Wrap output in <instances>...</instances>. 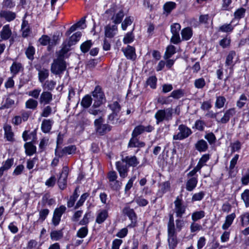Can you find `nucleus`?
I'll return each instance as SVG.
<instances>
[{
    "instance_id": "1",
    "label": "nucleus",
    "mask_w": 249,
    "mask_h": 249,
    "mask_svg": "<svg viewBox=\"0 0 249 249\" xmlns=\"http://www.w3.org/2000/svg\"><path fill=\"white\" fill-rule=\"evenodd\" d=\"M167 228L169 248L170 249H174L178 243V241L177 237V234L175 232L174 220L173 214H170L169 216V220L168 223Z\"/></svg>"
},
{
    "instance_id": "2",
    "label": "nucleus",
    "mask_w": 249,
    "mask_h": 249,
    "mask_svg": "<svg viewBox=\"0 0 249 249\" xmlns=\"http://www.w3.org/2000/svg\"><path fill=\"white\" fill-rule=\"evenodd\" d=\"M61 50L59 52L58 58L54 60L51 66V71L55 74H59L64 71L66 68V62L63 60L64 55Z\"/></svg>"
},
{
    "instance_id": "3",
    "label": "nucleus",
    "mask_w": 249,
    "mask_h": 249,
    "mask_svg": "<svg viewBox=\"0 0 249 249\" xmlns=\"http://www.w3.org/2000/svg\"><path fill=\"white\" fill-rule=\"evenodd\" d=\"M172 114L173 109L171 108L158 110L155 114L156 124H158L164 121H168L171 120Z\"/></svg>"
},
{
    "instance_id": "4",
    "label": "nucleus",
    "mask_w": 249,
    "mask_h": 249,
    "mask_svg": "<svg viewBox=\"0 0 249 249\" xmlns=\"http://www.w3.org/2000/svg\"><path fill=\"white\" fill-rule=\"evenodd\" d=\"M92 99L94 101L93 107H98L105 102V95L99 86L95 87L94 91H92Z\"/></svg>"
},
{
    "instance_id": "5",
    "label": "nucleus",
    "mask_w": 249,
    "mask_h": 249,
    "mask_svg": "<svg viewBox=\"0 0 249 249\" xmlns=\"http://www.w3.org/2000/svg\"><path fill=\"white\" fill-rule=\"evenodd\" d=\"M81 33L77 32L73 34L68 40H66L63 44L61 50L62 53H66L70 50V47L74 45L80 39Z\"/></svg>"
},
{
    "instance_id": "6",
    "label": "nucleus",
    "mask_w": 249,
    "mask_h": 249,
    "mask_svg": "<svg viewBox=\"0 0 249 249\" xmlns=\"http://www.w3.org/2000/svg\"><path fill=\"white\" fill-rule=\"evenodd\" d=\"M178 132L173 136L174 140H182L188 138L191 134V129L186 125L181 124L178 126Z\"/></svg>"
},
{
    "instance_id": "7",
    "label": "nucleus",
    "mask_w": 249,
    "mask_h": 249,
    "mask_svg": "<svg viewBox=\"0 0 249 249\" xmlns=\"http://www.w3.org/2000/svg\"><path fill=\"white\" fill-rule=\"evenodd\" d=\"M103 120L102 117L94 121V125L96 132L100 135H103L111 130V126L107 124H103Z\"/></svg>"
},
{
    "instance_id": "8",
    "label": "nucleus",
    "mask_w": 249,
    "mask_h": 249,
    "mask_svg": "<svg viewBox=\"0 0 249 249\" xmlns=\"http://www.w3.org/2000/svg\"><path fill=\"white\" fill-rule=\"evenodd\" d=\"M175 208L174 212L176 213L177 217H182V215L185 213L186 209V206L183 205L182 200L177 197L174 201Z\"/></svg>"
},
{
    "instance_id": "9",
    "label": "nucleus",
    "mask_w": 249,
    "mask_h": 249,
    "mask_svg": "<svg viewBox=\"0 0 249 249\" xmlns=\"http://www.w3.org/2000/svg\"><path fill=\"white\" fill-rule=\"evenodd\" d=\"M116 166L120 176L122 178H125L127 176L128 167L127 164L121 159V161L116 162Z\"/></svg>"
},
{
    "instance_id": "10",
    "label": "nucleus",
    "mask_w": 249,
    "mask_h": 249,
    "mask_svg": "<svg viewBox=\"0 0 249 249\" xmlns=\"http://www.w3.org/2000/svg\"><path fill=\"white\" fill-rule=\"evenodd\" d=\"M68 170L67 167H64L58 180V186L61 190L64 189L67 186V178L68 175Z\"/></svg>"
},
{
    "instance_id": "11",
    "label": "nucleus",
    "mask_w": 249,
    "mask_h": 249,
    "mask_svg": "<svg viewBox=\"0 0 249 249\" xmlns=\"http://www.w3.org/2000/svg\"><path fill=\"white\" fill-rule=\"evenodd\" d=\"M53 100V94L48 91H43L39 98V103L44 105L50 103Z\"/></svg>"
},
{
    "instance_id": "12",
    "label": "nucleus",
    "mask_w": 249,
    "mask_h": 249,
    "mask_svg": "<svg viewBox=\"0 0 249 249\" xmlns=\"http://www.w3.org/2000/svg\"><path fill=\"white\" fill-rule=\"evenodd\" d=\"M117 26L116 25L108 24L105 27V36L106 37L112 38L117 33Z\"/></svg>"
},
{
    "instance_id": "13",
    "label": "nucleus",
    "mask_w": 249,
    "mask_h": 249,
    "mask_svg": "<svg viewBox=\"0 0 249 249\" xmlns=\"http://www.w3.org/2000/svg\"><path fill=\"white\" fill-rule=\"evenodd\" d=\"M125 57L131 60H134L136 57L135 49L130 45H127L126 48L122 49Z\"/></svg>"
},
{
    "instance_id": "14",
    "label": "nucleus",
    "mask_w": 249,
    "mask_h": 249,
    "mask_svg": "<svg viewBox=\"0 0 249 249\" xmlns=\"http://www.w3.org/2000/svg\"><path fill=\"white\" fill-rule=\"evenodd\" d=\"M16 17V13L7 10H1L0 11V18H4L7 21L13 20Z\"/></svg>"
},
{
    "instance_id": "15",
    "label": "nucleus",
    "mask_w": 249,
    "mask_h": 249,
    "mask_svg": "<svg viewBox=\"0 0 249 249\" xmlns=\"http://www.w3.org/2000/svg\"><path fill=\"white\" fill-rule=\"evenodd\" d=\"M122 160L125 163L129 166L136 167L139 163V161L136 156H126L122 157Z\"/></svg>"
},
{
    "instance_id": "16",
    "label": "nucleus",
    "mask_w": 249,
    "mask_h": 249,
    "mask_svg": "<svg viewBox=\"0 0 249 249\" xmlns=\"http://www.w3.org/2000/svg\"><path fill=\"white\" fill-rule=\"evenodd\" d=\"M12 35V31L10 28L9 25H5L3 27L0 32V36L2 39L7 40Z\"/></svg>"
},
{
    "instance_id": "17",
    "label": "nucleus",
    "mask_w": 249,
    "mask_h": 249,
    "mask_svg": "<svg viewBox=\"0 0 249 249\" xmlns=\"http://www.w3.org/2000/svg\"><path fill=\"white\" fill-rule=\"evenodd\" d=\"M195 148L200 152H205L208 148L207 142L204 140L198 141L195 145Z\"/></svg>"
},
{
    "instance_id": "18",
    "label": "nucleus",
    "mask_w": 249,
    "mask_h": 249,
    "mask_svg": "<svg viewBox=\"0 0 249 249\" xmlns=\"http://www.w3.org/2000/svg\"><path fill=\"white\" fill-rule=\"evenodd\" d=\"M236 55V52L234 51H231L229 52L226 59V66L230 67V68H232L234 65L233 59L234 57H235Z\"/></svg>"
},
{
    "instance_id": "19",
    "label": "nucleus",
    "mask_w": 249,
    "mask_h": 249,
    "mask_svg": "<svg viewBox=\"0 0 249 249\" xmlns=\"http://www.w3.org/2000/svg\"><path fill=\"white\" fill-rule=\"evenodd\" d=\"M197 179L196 177H192L189 179L186 184V189L188 191H192L196 186Z\"/></svg>"
},
{
    "instance_id": "20",
    "label": "nucleus",
    "mask_w": 249,
    "mask_h": 249,
    "mask_svg": "<svg viewBox=\"0 0 249 249\" xmlns=\"http://www.w3.org/2000/svg\"><path fill=\"white\" fill-rule=\"evenodd\" d=\"M123 212L128 216L132 223L136 222L137 216L133 209H130L128 207L125 208L123 210Z\"/></svg>"
},
{
    "instance_id": "21",
    "label": "nucleus",
    "mask_w": 249,
    "mask_h": 249,
    "mask_svg": "<svg viewBox=\"0 0 249 249\" xmlns=\"http://www.w3.org/2000/svg\"><path fill=\"white\" fill-rule=\"evenodd\" d=\"M16 99V97L15 96L8 97L5 101V104L0 107V109L9 108L15 107L16 104L15 103Z\"/></svg>"
},
{
    "instance_id": "22",
    "label": "nucleus",
    "mask_w": 249,
    "mask_h": 249,
    "mask_svg": "<svg viewBox=\"0 0 249 249\" xmlns=\"http://www.w3.org/2000/svg\"><path fill=\"white\" fill-rule=\"evenodd\" d=\"M235 218V214L232 213L231 214L228 215L226 217V220L224 223L223 224L222 228L223 230L228 229L232 223V222Z\"/></svg>"
},
{
    "instance_id": "23",
    "label": "nucleus",
    "mask_w": 249,
    "mask_h": 249,
    "mask_svg": "<svg viewBox=\"0 0 249 249\" xmlns=\"http://www.w3.org/2000/svg\"><path fill=\"white\" fill-rule=\"evenodd\" d=\"M53 121L51 120H44L41 124V129L44 133L49 132L52 128Z\"/></svg>"
},
{
    "instance_id": "24",
    "label": "nucleus",
    "mask_w": 249,
    "mask_h": 249,
    "mask_svg": "<svg viewBox=\"0 0 249 249\" xmlns=\"http://www.w3.org/2000/svg\"><path fill=\"white\" fill-rule=\"evenodd\" d=\"M145 145V144L143 142H140L136 137H133L130 139L128 146L130 147H142Z\"/></svg>"
},
{
    "instance_id": "25",
    "label": "nucleus",
    "mask_w": 249,
    "mask_h": 249,
    "mask_svg": "<svg viewBox=\"0 0 249 249\" xmlns=\"http://www.w3.org/2000/svg\"><path fill=\"white\" fill-rule=\"evenodd\" d=\"M25 152L27 155L31 156L36 152V147L32 142H26L24 144Z\"/></svg>"
},
{
    "instance_id": "26",
    "label": "nucleus",
    "mask_w": 249,
    "mask_h": 249,
    "mask_svg": "<svg viewBox=\"0 0 249 249\" xmlns=\"http://www.w3.org/2000/svg\"><path fill=\"white\" fill-rule=\"evenodd\" d=\"M5 136L7 140L11 141L13 140L14 133L12 131L11 126L8 124H5L4 126Z\"/></svg>"
},
{
    "instance_id": "27",
    "label": "nucleus",
    "mask_w": 249,
    "mask_h": 249,
    "mask_svg": "<svg viewBox=\"0 0 249 249\" xmlns=\"http://www.w3.org/2000/svg\"><path fill=\"white\" fill-rule=\"evenodd\" d=\"M22 35L24 37H27L30 33V30L28 23L26 20H23L21 25Z\"/></svg>"
},
{
    "instance_id": "28",
    "label": "nucleus",
    "mask_w": 249,
    "mask_h": 249,
    "mask_svg": "<svg viewBox=\"0 0 249 249\" xmlns=\"http://www.w3.org/2000/svg\"><path fill=\"white\" fill-rule=\"evenodd\" d=\"M107 217V212L106 210H103L97 215L96 222L98 224L102 223Z\"/></svg>"
},
{
    "instance_id": "29",
    "label": "nucleus",
    "mask_w": 249,
    "mask_h": 249,
    "mask_svg": "<svg viewBox=\"0 0 249 249\" xmlns=\"http://www.w3.org/2000/svg\"><path fill=\"white\" fill-rule=\"evenodd\" d=\"M219 113H212L211 115V117L213 118H215L218 122L221 123L222 124H226L229 121L230 119L228 117L226 113H224L223 116L221 118L218 119L217 117L219 116Z\"/></svg>"
},
{
    "instance_id": "30",
    "label": "nucleus",
    "mask_w": 249,
    "mask_h": 249,
    "mask_svg": "<svg viewBox=\"0 0 249 249\" xmlns=\"http://www.w3.org/2000/svg\"><path fill=\"white\" fill-rule=\"evenodd\" d=\"M205 215V213L203 211H196L192 213V219L194 222H195L203 218Z\"/></svg>"
},
{
    "instance_id": "31",
    "label": "nucleus",
    "mask_w": 249,
    "mask_h": 249,
    "mask_svg": "<svg viewBox=\"0 0 249 249\" xmlns=\"http://www.w3.org/2000/svg\"><path fill=\"white\" fill-rule=\"evenodd\" d=\"M49 76V71L45 69H43L39 71L38 77L40 82L43 83L44 80Z\"/></svg>"
},
{
    "instance_id": "32",
    "label": "nucleus",
    "mask_w": 249,
    "mask_h": 249,
    "mask_svg": "<svg viewBox=\"0 0 249 249\" xmlns=\"http://www.w3.org/2000/svg\"><path fill=\"white\" fill-rule=\"evenodd\" d=\"M181 36L184 40H189L192 36V31L190 28H186L181 31Z\"/></svg>"
},
{
    "instance_id": "33",
    "label": "nucleus",
    "mask_w": 249,
    "mask_h": 249,
    "mask_svg": "<svg viewBox=\"0 0 249 249\" xmlns=\"http://www.w3.org/2000/svg\"><path fill=\"white\" fill-rule=\"evenodd\" d=\"M38 105V102L36 100L33 99H29L25 103V107L27 108L35 109Z\"/></svg>"
},
{
    "instance_id": "34",
    "label": "nucleus",
    "mask_w": 249,
    "mask_h": 249,
    "mask_svg": "<svg viewBox=\"0 0 249 249\" xmlns=\"http://www.w3.org/2000/svg\"><path fill=\"white\" fill-rule=\"evenodd\" d=\"M176 53V48L173 45H169L166 48V51L164 54V58L168 59L170 58L172 55Z\"/></svg>"
},
{
    "instance_id": "35",
    "label": "nucleus",
    "mask_w": 249,
    "mask_h": 249,
    "mask_svg": "<svg viewBox=\"0 0 249 249\" xmlns=\"http://www.w3.org/2000/svg\"><path fill=\"white\" fill-rule=\"evenodd\" d=\"M22 68L20 63L14 62L10 68V71L14 75L17 74Z\"/></svg>"
},
{
    "instance_id": "36",
    "label": "nucleus",
    "mask_w": 249,
    "mask_h": 249,
    "mask_svg": "<svg viewBox=\"0 0 249 249\" xmlns=\"http://www.w3.org/2000/svg\"><path fill=\"white\" fill-rule=\"evenodd\" d=\"M78 190V188L77 187L76 188L72 196L70 197V199L68 201V204H67L68 207H70V208L72 207L74 205V202L78 196V195L77 194V192Z\"/></svg>"
},
{
    "instance_id": "37",
    "label": "nucleus",
    "mask_w": 249,
    "mask_h": 249,
    "mask_svg": "<svg viewBox=\"0 0 249 249\" xmlns=\"http://www.w3.org/2000/svg\"><path fill=\"white\" fill-rule=\"evenodd\" d=\"M184 92L182 89H179L177 90H175L173 91L170 97H172L174 99H178L181 97H183L184 95Z\"/></svg>"
},
{
    "instance_id": "38",
    "label": "nucleus",
    "mask_w": 249,
    "mask_h": 249,
    "mask_svg": "<svg viewBox=\"0 0 249 249\" xmlns=\"http://www.w3.org/2000/svg\"><path fill=\"white\" fill-rule=\"evenodd\" d=\"M124 16V12L122 10H121L115 16L112 18V19L113 20V22L115 24H119L121 22Z\"/></svg>"
},
{
    "instance_id": "39",
    "label": "nucleus",
    "mask_w": 249,
    "mask_h": 249,
    "mask_svg": "<svg viewBox=\"0 0 249 249\" xmlns=\"http://www.w3.org/2000/svg\"><path fill=\"white\" fill-rule=\"evenodd\" d=\"M35 53V49L32 46H29L25 52L26 56L30 60H33L34 59Z\"/></svg>"
},
{
    "instance_id": "40",
    "label": "nucleus",
    "mask_w": 249,
    "mask_h": 249,
    "mask_svg": "<svg viewBox=\"0 0 249 249\" xmlns=\"http://www.w3.org/2000/svg\"><path fill=\"white\" fill-rule=\"evenodd\" d=\"M92 99L90 96L87 95L85 96L81 101V105L84 107L87 108L89 107L91 104Z\"/></svg>"
},
{
    "instance_id": "41",
    "label": "nucleus",
    "mask_w": 249,
    "mask_h": 249,
    "mask_svg": "<svg viewBox=\"0 0 249 249\" xmlns=\"http://www.w3.org/2000/svg\"><path fill=\"white\" fill-rule=\"evenodd\" d=\"M50 235L52 239L57 241L62 237L63 233L61 231H53Z\"/></svg>"
},
{
    "instance_id": "42",
    "label": "nucleus",
    "mask_w": 249,
    "mask_h": 249,
    "mask_svg": "<svg viewBox=\"0 0 249 249\" xmlns=\"http://www.w3.org/2000/svg\"><path fill=\"white\" fill-rule=\"evenodd\" d=\"M176 4L175 2L170 1L166 2L164 5V9L167 13H169L171 11L175 8Z\"/></svg>"
},
{
    "instance_id": "43",
    "label": "nucleus",
    "mask_w": 249,
    "mask_h": 249,
    "mask_svg": "<svg viewBox=\"0 0 249 249\" xmlns=\"http://www.w3.org/2000/svg\"><path fill=\"white\" fill-rule=\"evenodd\" d=\"M241 197L246 207L249 206V190L246 189L241 194Z\"/></svg>"
},
{
    "instance_id": "44",
    "label": "nucleus",
    "mask_w": 249,
    "mask_h": 249,
    "mask_svg": "<svg viewBox=\"0 0 249 249\" xmlns=\"http://www.w3.org/2000/svg\"><path fill=\"white\" fill-rule=\"evenodd\" d=\"M92 45L91 40H87L82 43L81 45L80 48L82 52L86 53L90 48Z\"/></svg>"
},
{
    "instance_id": "45",
    "label": "nucleus",
    "mask_w": 249,
    "mask_h": 249,
    "mask_svg": "<svg viewBox=\"0 0 249 249\" xmlns=\"http://www.w3.org/2000/svg\"><path fill=\"white\" fill-rule=\"evenodd\" d=\"M247 100H248V98H247V96L244 94H242L240 96L239 100L237 101V102L236 103L237 107L240 108H242L245 105Z\"/></svg>"
},
{
    "instance_id": "46",
    "label": "nucleus",
    "mask_w": 249,
    "mask_h": 249,
    "mask_svg": "<svg viewBox=\"0 0 249 249\" xmlns=\"http://www.w3.org/2000/svg\"><path fill=\"white\" fill-rule=\"evenodd\" d=\"M55 85V82L53 80H48L45 82L43 87L45 89H46L48 90H53L54 88Z\"/></svg>"
},
{
    "instance_id": "47",
    "label": "nucleus",
    "mask_w": 249,
    "mask_h": 249,
    "mask_svg": "<svg viewBox=\"0 0 249 249\" xmlns=\"http://www.w3.org/2000/svg\"><path fill=\"white\" fill-rule=\"evenodd\" d=\"M76 147L74 145H70L67 147H65L62 149V152L65 154H72L75 152Z\"/></svg>"
},
{
    "instance_id": "48",
    "label": "nucleus",
    "mask_w": 249,
    "mask_h": 249,
    "mask_svg": "<svg viewBox=\"0 0 249 249\" xmlns=\"http://www.w3.org/2000/svg\"><path fill=\"white\" fill-rule=\"evenodd\" d=\"M241 225L243 227L247 226L249 224V213H246L240 216Z\"/></svg>"
},
{
    "instance_id": "49",
    "label": "nucleus",
    "mask_w": 249,
    "mask_h": 249,
    "mask_svg": "<svg viewBox=\"0 0 249 249\" xmlns=\"http://www.w3.org/2000/svg\"><path fill=\"white\" fill-rule=\"evenodd\" d=\"M226 101V98L223 96L217 97L215 102V107L218 108H222L224 106Z\"/></svg>"
},
{
    "instance_id": "50",
    "label": "nucleus",
    "mask_w": 249,
    "mask_h": 249,
    "mask_svg": "<svg viewBox=\"0 0 249 249\" xmlns=\"http://www.w3.org/2000/svg\"><path fill=\"white\" fill-rule=\"evenodd\" d=\"M133 19L132 18L129 17L125 18L122 23V28L123 30H125L128 25H130L133 22Z\"/></svg>"
},
{
    "instance_id": "51",
    "label": "nucleus",
    "mask_w": 249,
    "mask_h": 249,
    "mask_svg": "<svg viewBox=\"0 0 249 249\" xmlns=\"http://www.w3.org/2000/svg\"><path fill=\"white\" fill-rule=\"evenodd\" d=\"M241 181L244 185H247L249 183V169H248L243 175L241 178Z\"/></svg>"
},
{
    "instance_id": "52",
    "label": "nucleus",
    "mask_w": 249,
    "mask_h": 249,
    "mask_svg": "<svg viewBox=\"0 0 249 249\" xmlns=\"http://www.w3.org/2000/svg\"><path fill=\"white\" fill-rule=\"evenodd\" d=\"M134 36L132 32L127 33L124 37L123 42L124 44H128L134 40Z\"/></svg>"
},
{
    "instance_id": "53",
    "label": "nucleus",
    "mask_w": 249,
    "mask_h": 249,
    "mask_svg": "<svg viewBox=\"0 0 249 249\" xmlns=\"http://www.w3.org/2000/svg\"><path fill=\"white\" fill-rule=\"evenodd\" d=\"M88 232V230L87 227H84L80 228L77 232V236L80 238H84L86 236Z\"/></svg>"
},
{
    "instance_id": "54",
    "label": "nucleus",
    "mask_w": 249,
    "mask_h": 249,
    "mask_svg": "<svg viewBox=\"0 0 249 249\" xmlns=\"http://www.w3.org/2000/svg\"><path fill=\"white\" fill-rule=\"evenodd\" d=\"M157 80V78L155 76H151L147 80V85L152 89H155L156 87Z\"/></svg>"
},
{
    "instance_id": "55",
    "label": "nucleus",
    "mask_w": 249,
    "mask_h": 249,
    "mask_svg": "<svg viewBox=\"0 0 249 249\" xmlns=\"http://www.w3.org/2000/svg\"><path fill=\"white\" fill-rule=\"evenodd\" d=\"M144 126L138 125L136 126L133 130L132 134L133 137H137L138 135L141 134L144 132Z\"/></svg>"
},
{
    "instance_id": "56",
    "label": "nucleus",
    "mask_w": 249,
    "mask_h": 249,
    "mask_svg": "<svg viewBox=\"0 0 249 249\" xmlns=\"http://www.w3.org/2000/svg\"><path fill=\"white\" fill-rule=\"evenodd\" d=\"M110 109L113 113L117 114L121 109V107L117 102H114L112 104L109 105Z\"/></svg>"
},
{
    "instance_id": "57",
    "label": "nucleus",
    "mask_w": 249,
    "mask_h": 249,
    "mask_svg": "<svg viewBox=\"0 0 249 249\" xmlns=\"http://www.w3.org/2000/svg\"><path fill=\"white\" fill-rule=\"evenodd\" d=\"M205 196V193L201 191L195 194L192 197V201H200Z\"/></svg>"
},
{
    "instance_id": "58",
    "label": "nucleus",
    "mask_w": 249,
    "mask_h": 249,
    "mask_svg": "<svg viewBox=\"0 0 249 249\" xmlns=\"http://www.w3.org/2000/svg\"><path fill=\"white\" fill-rule=\"evenodd\" d=\"M209 154H204L199 159L197 164L202 168L205 164V163L209 160Z\"/></svg>"
},
{
    "instance_id": "59",
    "label": "nucleus",
    "mask_w": 249,
    "mask_h": 249,
    "mask_svg": "<svg viewBox=\"0 0 249 249\" xmlns=\"http://www.w3.org/2000/svg\"><path fill=\"white\" fill-rule=\"evenodd\" d=\"M233 27L231 24H225L219 27V31L223 32H231Z\"/></svg>"
},
{
    "instance_id": "60",
    "label": "nucleus",
    "mask_w": 249,
    "mask_h": 249,
    "mask_svg": "<svg viewBox=\"0 0 249 249\" xmlns=\"http://www.w3.org/2000/svg\"><path fill=\"white\" fill-rule=\"evenodd\" d=\"M204 138L208 141L210 144L214 143L216 141L215 136L212 132L209 133L205 135Z\"/></svg>"
},
{
    "instance_id": "61",
    "label": "nucleus",
    "mask_w": 249,
    "mask_h": 249,
    "mask_svg": "<svg viewBox=\"0 0 249 249\" xmlns=\"http://www.w3.org/2000/svg\"><path fill=\"white\" fill-rule=\"evenodd\" d=\"M205 80L202 78L196 79L195 81V86L197 89H202L205 86Z\"/></svg>"
},
{
    "instance_id": "62",
    "label": "nucleus",
    "mask_w": 249,
    "mask_h": 249,
    "mask_svg": "<svg viewBox=\"0 0 249 249\" xmlns=\"http://www.w3.org/2000/svg\"><path fill=\"white\" fill-rule=\"evenodd\" d=\"M135 201L140 206H145L148 204V201L142 196H139L135 199Z\"/></svg>"
},
{
    "instance_id": "63",
    "label": "nucleus",
    "mask_w": 249,
    "mask_h": 249,
    "mask_svg": "<svg viewBox=\"0 0 249 249\" xmlns=\"http://www.w3.org/2000/svg\"><path fill=\"white\" fill-rule=\"evenodd\" d=\"M66 208L65 206L62 205L59 208L55 209L53 213L61 218L62 215L66 211Z\"/></svg>"
},
{
    "instance_id": "64",
    "label": "nucleus",
    "mask_w": 249,
    "mask_h": 249,
    "mask_svg": "<svg viewBox=\"0 0 249 249\" xmlns=\"http://www.w3.org/2000/svg\"><path fill=\"white\" fill-rule=\"evenodd\" d=\"M180 25L178 23H174L171 26V31L172 34H179Z\"/></svg>"
}]
</instances>
